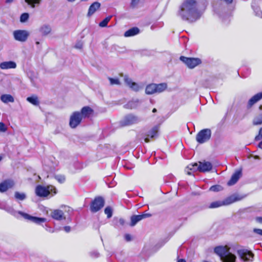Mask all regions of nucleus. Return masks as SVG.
Here are the masks:
<instances>
[{"mask_svg":"<svg viewBox=\"0 0 262 262\" xmlns=\"http://www.w3.org/2000/svg\"><path fill=\"white\" fill-rule=\"evenodd\" d=\"M36 44L37 45H38L39 44V41H36Z\"/></svg>","mask_w":262,"mask_h":262,"instance_id":"052dcab7","label":"nucleus"},{"mask_svg":"<svg viewBox=\"0 0 262 262\" xmlns=\"http://www.w3.org/2000/svg\"><path fill=\"white\" fill-rule=\"evenodd\" d=\"M140 0H132L130 6L133 8H134L138 4Z\"/></svg>","mask_w":262,"mask_h":262,"instance_id":"a19ab883","label":"nucleus"},{"mask_svg":"<svg viewBox=\"0 0 262 262\" xmlns=\"http://www.w3.org/2000/svg\"><path fill=\"white\" fill-rule=\"evenodd\" d=\"M81 1H84V2H86V1H88V0H81Z\"/></svg>","mask_w":262,"mask_h":262,"instance_id":"0e129e2a","label":"nucleus"},{"mask_svg":"<svg viewBox=\"0 0 262 262\" xmlns=\"http://www.w3.org/2000/svg\"><path fill=\"white\" fill-rule=\"evenodd\" d=\"M13 35L15 40L24 42L28 39L29 33L27 30H17L13 31Z\"/></svg>","mask_w":262,"mask_h":262,"instance_id":"6e6552de","label":"nucleus"},{"mask_svg":"<svg viewBox=\"0 0 262 262\" xmlns=\"http://www.w3.org/2000/svg\"><path fill=\"white\" fill-rule=\"evenodd\" d=\"M51 27L49 25L45 24L41 26L39 28V32L43 36L49 34L51 32Z\"/></svg>","mask_w":262,"mask_h":262,"instance_id":"393cba45","label":"nucleus"},{"mask_svg":"<svg viewBox=\"0 0 262 262\" xmlns=\"http://www.w3.org/2000/svg\"><path fill=\"white\" fill-rule=\"evenodd\" d=\"M241 175L242 172L241 170L236 171L232 174L230 180L228 182V185L231 186L235 184L237 182Z\"/></svg>","mask_w":262,"mask_h":262,"instance_id":"6ab92c4d","label":"nucleus"},{"mask_svg":"<svg viewBox=\"0 0 262 262\" xmlns=\"http://www.w3.org/2000/svg\"><path fill=\"white\" fill-rule=\"evenodd\" d=\"M141 119L137 116L129 114L126 116L123 121V125H130L139 123Z\"/></svg>","mask_w":262,"mask_h":262,"instance_id":"2eb2a0df","label":"nucleus"},{"mask_svg":"<svg viewBox=\"0 0 262 262\" xmlns=\"http://www.w3.org/2000/svg\"><path fill=\"white\" fill-rule=\"evenodd\" d=\"M258 147H259L260 148L262 149V141H261L260 142H259V144H258Z\"/></svg>","mask_w":262,"mask_h":262,"instance_id":"603ef678","label":"nucleus"},{"mask_svg":"<svg viewBox=\"0 0 262 262\" xmlns=\"http://www.w3.org/2000/svg\"><path fill=\"white\" fill-rule=\"evenodd\" d=\"M242 199V197H240L237 195H232L227 198L223 201H216L211 203L207 206V208L213 209L219 208L223 206L228 205L236 201L241 200Z\"/></svg>","mask_w":262,"mask_h":262,"instance_id":"20e7f679","label":"nucleus"},{"mask_svg":"<svg viewBox=\"0 0 262 262\" xmlns=\"http://www.w3.org/2000/svg\"><path fill=\"white\" fill-rule=\"evenodd\" d=\"M124 79L126 84L134 91L138 92L142 88V86L138 83L133 82L132 79L126 76L124 77Z\"/></svg>","mask_w":262,"mask_h":262,"instance_id":"a211bd4d","label":"nucleus"},{"mask_svg":"<svg viewBox=\"0 0 262 262\" xmlns=\"http://www.w3.org/2000/svg\"><path fill=\"white\" fill-rule=\"evenodd\" d=\"M13 1V0H6V3H11Z\"/></svg>","mask_w":262,"mask_h":262,"instance_id":"5fc2aeb1","label":"nucleus"},{"mask_svg":"<svg viewBox=\"0 0 262 262\" xmlns=\"http://www.w3.org/2000/svg\"><path fill=\"white\" fill-rule=\"evenodd\" d=\"M100 7V4L98 2L93 3L89 7L88 15L89 16L93 15L96 11Z\"/></svg>","mask_w":262,"mask_h":262,"instance_id":"b1692460","label":"nucleus"},{"mask_svg":"<svg viewBox=\"0 0 262 262\" xmlns=\"http://www.w3.org/2000/svg\"><path fill=\"white\" fill-rule=\"evenodd\" d=\"M18 213L25 219L30 221L37 224H40L42 223L45 222L47 220L46 218L33 216L22 211H18Z\"/></svg>","mask_w":262,"mask_h":262,"instance_id":"4468645a","label":"nucleus"},{"mask_svg":"<svg viewBox=\"0 0 262 262\" xmlns=\"http://www.w3.org/2000/svg\"><path fill=\"white\" fill-rule=\"evenodd\" d=\"M255 159H259V157H258V156H256L255 157Z\"/></svg>","mask_w":262,"mask_h":262,"instance_id":"680f3d73","label":"nucleus"},{"mask_svg":"<svg viewBox=\"0 0 262 262\" xmlns=\"http://www.w3.org/2000/svg\"><path fill=\"white\" fill-rule=\"evenodd\" d=\"M222 189V187L220 185H213V186H212L209 190L211 191H213V192H217V191H219L220 190H221Z\"/></svg>","mask_w":262,"mask_h":262,"instance_id":"c9c22d12","label":"nucleus"},{"mask_svg":"<svg viewBox=\"0 0 262 262\" xmlns=\"http://www.w3.org/2000/svg\"><path fill=\"white\" fill-rule=\"evenodd\" d=\"M255 140H259L262 139V127L259 130V134L255 137Z\"/></svg>","mask_w":262,"mask_h":262,"instance_id":"58836bf2","label":"nucleus"},{"mask_svg":"<svg viewBox=\"0 0 262 262\" xmlns=\"http://www.w3.org/2000/svg\"><path fill=\"white\" fill-rule=\"evenodd\" d=\"M178 262H186V261L183 259H180L178 261Z\"/></svg>","mask_w":262,"mask_h":262,"instance_id":"6e6d98bb","label":"nucleus"},{"mask_svg":"<svg viewBox=\"0 0 262 262\" xmlns=\"http://www.w3.org/2000/svg\"><path fill=\"white\" fill-rule=\"evenodd\" d=\"M139 33V29L137 27L132 28L124 33L125 37H130L138 34Z\"/></svg>","mask_w":262,"mask_h":262,"instance_id":"a878e982","label":"nucleus"},{"mask_svg":"<svg viewBox=\"0 0 262 262\" xmlns=\"http://www.w3.org/2000/svg\"><path fill=\"white\" fill-rule=\"evenodd\" d=\"M15 198L16 200L23 201L26 199V195L25 193L16 191L14 194Z\"/></svg>","mask_w":262,"mask_h":262,"instance_id":"7c9ffc66","label":"nucleus"},{"mask_svg":"<svg viewBox=\"0 0 262 262\" xmlns=\"http://www.w3.org/2000/svg\"><path fill=\"white\" fill-rule=\"evenodd\" d=\"M104 213L106 214L107 218H110L112 216L113 210L110 206L106 207L104 209Z\"/></svg>","mask_w":262,"mask_h":262,"instance_id":"72a5a7b5","label":"nucleus"},{"mask_svg":"<svg viewBox=\"0 0 262 262\" xmlns=\"http://www.w3.org/2000/svg\"><path fill=\"white\" fill-rule=\"evenodd\" d=\"M160 125H156L145 134L143 139L146 143L150 142V139H154L158 137Z\"/></svg>","mask_w":262,"mask_h":262,"instance_id":"9b49d317","label":"nucleus"},{"mask_svg":"<svg viewBox=\"0 0 262 262\" xmlns=\"http://www.w3.org/2000/svg\"><path fill=\"white\" fill-rule=\"evenodd\" d=\"M167 88L166 83L150 84L148 85L145 89V93L148 95L156 93H161Z\"/></svg>","mask_w":262,"mask_h":262,"instance_id":"423d86ee","label":"nucleus"},{"mask_svg":"<svg viewBox=\"0 0 262 262\" xmlns=\"http://www.w3.org/2000/svg\"><path fill=\"white\" fill-rule=\"evenodd\" d=\"M256 14L260 17H262V11L260 12V13H257Z\"/></svg>","mask_w":262,"mask_h":262,"instance_id":"864d4df0","label":"nucleus"},{"mask_svg":"<svg viewBox=\"0 0 262 262\" xmlns=\"http://www.w3.org/2000/svg\"><path fill=\"white\" fill-rule=\"evenodd\" d=\"M69 2H74L75 0H67Z\"/></svg>","mask_w":262,"mask_h":262,"instance_id":"bf43d9fd","label":"nucleus"},{"mask_svg":"<svg viewBox=\"0 0 262 262\" xmlns=\"http://www.w3.org/2000/svg\"><path fill=\"white\" fill-rule=\"evenodd\" d=\"M63 229L67 233L71 231V227L69 226L64 227Z\"/></svg>","mask_w":262,"mask_h":262,"instance_id":"49530a36","label":"nucleus"},{"mask_svg":"<svg viewBox=\"0 0 262 262\" xmlns=\"http://www.w3.org/2000/svg\"><path fill=\"white\" fill-rule=\"evenodd\" d=\"M180 60L185 63L188 67L192 69L201 63V60L198 58H188L181 56Z\"/></svg>","mask_w":262,"mask_h":262,"instance_id":"f8f14e48","label":"nucleus"},{"mask_svg":"<svg viewBox=\"0 0 262 262\" xmlns=\"http://www.w3.org/2000/svg\"><path fill=\"white\" fill-rule=\"evenodd\" d=\"M93 112V110L90 107L84 106L82 107L81 111L79 112L80 116L83 119L89 117L92 114Z\"/></svg>","mask_w":262,"mask_h":262,"instance_id":"aec40b11","label":"nucleus"},{"mask_svg":"<svg viewBox=\"0 0 262 262\" xmlns=\"http://www.w3.org/2000/svg\"><path fill=\"white\" fill-rule=\"evenodd\" d=\"M29 15L27 13L22 14L20 17V21L21 23L26 22L29 18Z\"/></svg>","mask_w":262,"mask_h":262,"instance_id":"f704fd0d","label":"nucleus"},{"mask_svg":"<svg viewBox=\"0 0 262 262\" xmlns=\"http://www.w3.org/2000/svg\"><path fill=\"white\" fill-rule=\"evenodd\" d=\"M211 132L210 129H204L200 131L196 136V140L200 144L208 141L211 138Z\"/></svg>","mask_w":262,"mask_h":262,"instance_id":"0eeeda50","label":"nucleus"},{"mask_svg":"<svg viewBox=\"0 0 262 262\" xmlns=\"http://www.w3.org/2000/svg\"><path fill=\"white\" fill-rule=\"evenodd\" d=\"M214 251L223 262H235L236 256L232 253L235 252L234 248L220 246L215 247Z\"/></svg>","mask_w":262,"mask_h":262,"instance_id":"f03ea898","label":"nucleus"},{"mask_svg":"<svg viewBox=\"0 0 262 262\" xmlns=\"http://www.w3.org/2000/svg\"><path fill=\"white\" fill-rule=\"evenodd\" d=\"M253 232L255 233H256L257 234H258V235H259L262 236V229L254 228L253 229Z\"/></svg>","mask_w":262,"mask_h":262,"instance_id":"ea45409f","label":"nucleus"},{"mask_svg":"<svg viewBox=\"0 0 262 262\" xmlns=\"http://www.w3.org/2000/svg\"><path fill=\"white\" fill-rule=\"evenodd\" d=\"M156 112H157V110H156V108H154V109L152 110V112H153V113H156Z\"/></svg>","mask_w":262,"mask_h":262,"instance_id":"13d9d810","label":"nucleus"},{"mask_svg":"<svg viewBox=\"0 0 262 262\" xmlns=\"http://www.w3.org/2000/svg\"><path fill=\"white\" fill-rule=\"evenodd\" d=\"M262 99V92L254 95L248 101V105L251 107L254 104Z\"/></svg>","mask_w":262,"mask_h":262,"instance_id":"5701e85b","label":"nucleus"},{"mask_svg":"<svg viewBox=\"0 0 262 262\" xmlns=\"http://www.w3.org/2000/svg\"><path fill=\"white\" fill-rule=\"evenodd\" d=\"M75 48L77 49H81L82 48V44L78 43L75 45Z\"/></svg>","mask_w":262,"mask_h":262,"instance_id":"8fccbe9b","label":"nucleus"},{"mask_svg":"<svg viewBox=\"0 0 262 262\" xmlns=\"http://www.w3.org/2000/svg\"><path fill=\"white\" fill-rule=\"evenodd\" d=\"M124 237H125V239L127 241V242H129V241H130L131 239H132V236L130 234H126L124 236Z\"/></svg>","mask_w":262,"mask_h":262,"instance_id":"37998d69","label":"nucleus"},{"mask_svg":"<svg viewBox=\"0 0 262 262\" xmlns=\"http://www.w3.org/2000/svg\"><path fill=\"white\" fill-rule=\"evenodd\" d=\"M118 223L121 226H123L125 224V221L123 219H120L118 221Z\"/></svg>","mask_w":262,"mask_h":262,"instance_id":"de8ad7c7","label":"nucleus"},{"mask_svg":"<svg viewBox=\"0 0 262 262\" xmlns=\"http://www.w3.org/2000/svg\"><path fill=\"white\" fill-rule=\"evenodd\" d=\"M6 128L4 123L2 122H0V131L1 132H5L6 131Z\"/></svg>","mask_w":262,"mask_h":262,"instance_id":"79ce46f5","label":"nucleus"},{"mask_svg":"<svg viewBox=\"0 0 262 262\" xmlns=\"http://www.w3.org/2000/svg\"><path fill=\"white\" fill-rule=\"evenodd\" d=\"M1 100L4 103L13 102L14 99L13 97L9 94H4L1 96Z\"/></svg>","mask_w":262,"mask_h":262,"instance_id":"bb28decb","label":"nucleus"},{"mask_svg":"<svg viewBox=\"0 0 262 262\" xmlns=\"http://www.w3.org/2000/svg\"><path fill=\"white\" fill-rule=\"evenodd\" d=\"M259 109H260V110H262V105H260V106H259Z\"/></svg>","mask_w":262,"mask_h":262,"instance_id":"e2e57ef3","label":"nucleus"},{"mask_svg":"<svg viewBox=\"0 0 262 262\" xmlns=\"http://www.w3.org/2000/svg\"><path fill=\"white\" fill-rule=\"evenodd\" d=\"M82 119L79 112H74L70 116V126L72 128H76L80 123Z\"/></svg>","mask_w":262,"mask_h":262,"instance_id":"ddd939ff","label":"nucleus"},{"mask_svg":"<svg viewBox=\"0 0 262 262\" xmlns=\"http://www.w3.org/2000/svg\"><path fill=\"white\" fill-rule=\"evenodd\" d=\"M112 16H108L106 17L105 18H104L102 21H101L99 24V26L100 27H105L107 26V25L108 23L110 21Z\"/></svg>","mask_w":262,"mask_h":262,"instance_id":"473e14b6","label":"nucleus"},{"mask_svg":"<svg viewBox=\"0 0 262 262\" xmlns=\"http://www.w3.org/2000/svg\"><path fill=\"white\" fill-rule=\"evenodd\" d=\"M16 67V64L12 61H5L1 63L0 68L1 69H14Z\"/></svg>","mask_w":262,"mask_h":262,"instance_id":"412c9836","label":"nucleus"},{"mask_svg":"<svg viewBox=\"0 0 262 262\" xmlns=\"http://www.w3.org/2000/svg\"><path fill=\"white\" fill-rule=\"evenodd\" d=\"M255 220L257 222L262 224V217H257Z\"/></svg>","mask_w":262,"mask_h":262,"instance_id":"09e8293b","label":"nucleus"},{"mask_svg":"<svg viewBox=\"0 0 262 262\" xmlns=\"http://www.w3.org/2000/svg\"><path fill=\"white\" fill-rule=\"evenodd\" d=\"M237 253L240 258L245 262H251L253 260L254 255L247 249H238L237 250Z\"/></svg>","mask_w":262,"mask_h":262,"instance_id":"1a4fd4ad","label":"nucleus"},{"mask_svg":"<svg viewBox=\"0 0 262 262\" xmlns=\"http://www.w3.org/2000/svg\"><path fill=\"white\" fill-rule=\"evenodd\" d=\"M31 8H35L36 5H39L42 0H25Z\"/></svg>","mask_w":262,"mask_h":262,"instance_id":"c756f323","label":"nucleus"},{"mask_svg":"<svg viewBox=\"0 0 262 262\" xmlns=\"http://www.w3.org/2000/svg\"><path fill=\"white\" fill-rule=\"evenodd\" d=\"M254 125L262 124V113L256 116L253 120Z\"/></svg>","mask_w":262,"mask_h":262,"instance_id":"2f4dec72","label":"nucleus"},{"mask_svg":"<svg viewBox=\"0 0 262 262\" xmlns=\"http://www.w3.org/2000/svg\"><path fill=\"white\" fill-rule=\"evenodd\" d=\"M151 215L149 213H144L141 215H134L130 217V226H134L138 222L146 217H150Z\"/></svg>","mask_w":262,"mask_h":262,"instance_id":"dca6fc26","label":"nucleus"},{"mask_svg":"<svg viewBox=\"0 0 262 262\" xmlns=\"http://www.w3.org/2000/svg\"><path fill=\"white\" fill-rule=\"evenodd\" d=\"M139 100L137 99L136 100H132L128 102L126 105L125 107L127 108H134L137 106L139 103Z\"/></svg>","mask_w":262,"mask_h":262,"instance_id":"c85d7f7f","label":"nucleus"},{"mask_svg":"<svg viewBox=\"0 0 262 262\" xmlns=\"http://www.w3.org/2000/svg\"><path fill=\"white\" fill-rule=\"evenodd\" d=\"M104 205V199L101 196L96 197L91 204L90 210L92 212H96L100 210Z\"/></svg>","mask_w":262,"mask_h":262,"instance_id":"9d476101","label":"nucleus"},{"mask_svg":"<svg viewBox=\"0 0 262 262\" xmlns=\"http://www.w3.org/2000/svg\"><path fill=\"white\" fill-rule=\"evenodd\" d=\"M108 79H109L111 84H112V85L120 84V82L118 78H108Z\"/></svg>","mask_w":262,"mask_h":262,"instance_id":"4c0bfd02","label":"nucleus"},{"mask_svg":"<svg viewBox=\"0 0 262 262\" xmlns=\"http://www.w3.org/2000/svg\"><path fill=\"white\" fill-rule=\"evenodd\" d=\"M91 255L92 257H97L99 256V254L98 252L97 251H93V252H92L91 253Z\"/></svg>","mask_w":262,"mask_h":262,"instance_id":"c03bdc74","label":"nucleus"},{"mask_svg":"<svg viewBox=\"0 0 262 262\" xmlns=\"http://www.w3.org/2000/svg\"><path fill=\"white\" fill-rule=\"evenodd\" d=\"M46 230L49 232L52 233L54 232V231L50 227H48L47 226H46Z\"/></svg>","mask_w":262,"mask_h":262,"instance_id":"3c124183","label":"nucleus"},{"mask_svg":"<svg viewBox=\"0 0 262 262\" xmlns=\"http://www.w3.org/2000/svg\"><path fill=\"white\" fill-rule=\"evenodd\" d=\"M27 100L34 105H38L39 103L38 97L36 96L28 97L27 98Z\"/></svg>","mask_w":262,"mask_h":262,"instance_id":"cd10ccee","label":"nucleus"},{"mask_svg":"<svg viewBox=\"0 0 262 262\" xmlns=\"http://www.w3.org/2000/svg\"><path fill=\"white\" fill-rule=\"evenodd\" d=\"M51 216L56 220H61L63 219H65L63 216V211L59 209L54 210L52 211Z\"/></svg>","mask_w":262,"mask_h":262,"instance_id":"4be33fe9","label":"nucleus"},{"mask_svg":"<svg viewBox=\"0 0 262 262\" xmlns=\"http://www.w3.org/2000/svg\"><path fill=\"white\" fill-rule=\"evenodd\" d=\"M14 185V182L12 180H6L0 184V191L4 192L8 189L12 188Z\"/></svg>","mask_w":262,"mask_h":262,"instance_id":"f3484780","label":"nucleus"},{"mask_svg":"<svg viewBox=\"0 0 262 262\" xmlns=\"http://www.w3.org/2000/svg\"><path fill=\"white\" fill-rule=\"evenodd\" d=\"M202 13L195 0H185L180 8L178 16L182 20L191 23L198 20Z\"/></svg>","mask_w":262,"mask_h":262,"instance_id":"f257e3e1","label":"nucleus"},{"mask_svg":"<svg viewBox=\"0 0 262 262\" xmlns=\"http://www.w3.org/2000/svg\"><path fill=\"white\" fill-rule=\"evenodd\" d=\"M57 192V189L53 185H48L44 186L42 185H38L36 187L35 193L36 195L39 197H47L49 194L52 196L55 195Z\"/></svg>","mask_w":262,"mask_h":262,"instance_id":"7ed1b4c3","label":"nucleus"},{"mask_svg":"<svg viewBox=\"0 0 262 262\" xmlns=\"http://www.w3.org/2000/svg\"><path fill=\"white\" fill-rule=\"evenodd\" d=\"M9 211L11 213H13V212H14V210L12 208H10V209L9 210Z\"/></svg>","mask_w":262,"mask_h":262,"instance_id":"4d7b16f0","label":"nucleus"},{"mask_svg":"<svg viewBox=\"0 0 262 262\" xmlns=\"http://www.w3.org/2000/svg\"><path fill=\"white\" fill-rule=\"evenodd\" d=\"M195 170H193V169H192V170H190V169L188 168V166L186 167V169H185V171L187 173V174L188 175H191L192 174V172L191 171H195Z\"/></svg>","mask_w":262,"mask_h":262,"instance_id":"a18cd8bd","label":"nucleus"},{"mask_svg":"<svg viewBox=\"0 0 262 262\" xmlns=\"http://www.w3.org/2000/svg\"><path fill=\"white\" fill-rule=\"evenodd\" d=\"M2 158L1 157H0V161L2 160Z\"/></svg>","mask_w":262,"mask_h":262,"instance_id":"69168bd1","label":"nucleus"},{"mask_svg":"<svg viewBox=\"0 0 262 262\" xmlns=\"http://www.w3.org/2000/svg\"><path fill=\"white\" fill-rule=\"evenodd\" d=\"M188 168L190 170H198L201 172H204L211 170L212 168V165L209 162H200L199 165L197 163L189 164L188 165Z\"/></svg>","mask_w":262,"mask_h":262,"instance_id":"39448f33","label":"nucleus"},{"mask_svg":"<svg viewBox=\"0 0 262 262\" xmlns=\"http://www.w3.org/2000/svg\"><path fill=\"white\" fill-rule=\"evenodd\" d=\"M55 179L60 183H62L65 181V177L62 175H57L55 177Z\"/></svg>","mask_w":262,"mask_h":262,"instance_id":"e433bc0d","label":"nucleus"}]
</instances>
